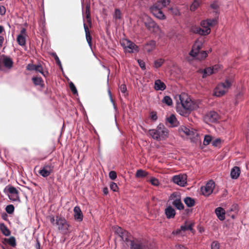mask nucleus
I'll use <instances>...</instances> for the list:
<instances>
[{
    "label": "nucleus",
    "instance_id": "1",
    "mask_svg": "<svg viewBox=\"0 0 249 249\" xmlns=\"http://www.w3.org/2000/svg\"><path fill=\"white\" fill-rule=\"evenodd\" d=\"M198 107V103L192 100L187 94L181 93L178 95V100L177 101V111L180 115L185 116Z\"/></svg>",
    "mask_w": 249,
    "mask_h": 249
},
{
    "label": "nucleus",
    "instance_id": "2",
    "mask_svg": "<svg viewBox=\"0 0 249 249\" xmlns=\"http://www.w3.org/2000/svg\"><path fill=\"white\" fill-rule=\"evenodd\" d=\"M50 220L53 225L57 227L58 231L61 233L67 234L71 231L70 224L64 217L58 216L55 217L53 216H50Z\"/></svg>",
    "mask_w": 249,
    "mask_h": 249
},
{
    "label": "nucleus",
    "instance_id": "3",
    "mask_svg": "<svg viewBox=\"0 0 249 249\" xmlns=\"http://www.w3.org/2000/svg\"><path fill=\"white\" fill-rule=\"evenodd\" d=\"M148 134L155 140L161 141L168 136V131L162 124H159L156 128L149 130Z\"/></svg>",
    "mask_w": 249,
    "mask_h": 249
},
{
    "label": "nucleus",
    "instance_id": "4",
    "mask_svg": "<svg viewBox=\"0 0 249 249\" xmlns=\"http://www.w3.org/2000/svg\"><path fill=\"white\" fill-rule=\"evenodd\" d=\"M233 81L231 79H226L224 82L219 83L214 89L213 95L217 97L224 96L231 87Z\"/></svg>",
    "mask_w": 249,
    "mask_h": 249
},
{
    "label": "nucleus",
    "instance_id": "5",
    "mask_svg": "<svg viewBox=\"0 0 249 249\" xmlns=\"http://www.w3.org/2000/svg\"><path fill=\"white\" fill-rule=\"evenodd\" d=\"M204 40L202 38L197 39L194 44L192 49L190 53V55L192 57H195L197 59H204L207 56L206 51H200L202 48Z\"/></svg>",
    "mask_w": 249,
    "mask_h": 249
},
{
    "label": "nucleus",
    "instance_id": "6",
    "mask_svg": "<svg viewBox=\"0 0 249 249\" xmlns=\"http://www.w3.org/2000/svg\"><path fill=\"white\" fill-rule=\"evenodd\" d=\"M178 132L181 136H187L192 141L195 142L198 140V134L196 130L193 128L190 129L185 126H181L178 128Z\"/></svg>",
    "mask_w": 249,
    "mask_h": 249
},
{
    "label": "nucleus",
    "instance_id": "7",
    "mask_svg": "<svg viewBox=\"0 0 249 249\" xmlns=\"http://www.w3.org/2000/svg\"><path fill=\"white\" fill-rule=\"evenodd\" d=\"M142 19L145 26L150 32L157 33L160 31V27L147 15H142Z\"/></svg>",
    "mask_w": 249,
    "mask_h": 249
},
{
    "label": "nucleus",
    "instance_id": "8",
    "mask_svg": "<svg viewBox=\"0 0 249 249\" xmlns=\"http://www.w3.org/2000/svg\"><path fill=\"white\" fill-rule=\"evenodd\" d=\"M121 45L125 52L128 53H135L139 51L138 47L133 42L127 39H123L121 41Z\"/></svg>",
    "mask_w": 249,
    "mask_h": 249
},
{
    "label": "nucleus",
    "instance_id": "9",
    "mask_svg": "<svg viewBox=\"0 0 249 249\" xmlns=\"http://www.w3.org/2000/svg\"><path fill=\"white\" fill-rule=\"evenodd\" d=\"M214 187V182L212 180H209L205 186L201 187V193L205 196H209L212 194Z\"/></svg>",
    "mask_w": 249,
    "mask_h": 249
},
{
    "label": "nucleus",
    "instance_id": "10",
    "mask_svg": "<svg viewBox=\"0 0 249 249\" xmlns=\"http://www.w3.org/2000/svg\"><path fill=\"white\" fill-rule=\"evenodd\" d=\"M150 9L153 15L157 18L161 20L166 19V16L161 10L162 8L153 4L150 7Z\"/></svg>",
    "mask_w": 249,
    "mask_h": 249
},
{
    "label": "nucleus",
    "instance_id": "11",
    "mask_svg": "<svg viewBox=\"0 0 249 249\" xmlns=\"http://www.w3.org/2000/svg\"><path fill=\"white\" fill-rule=\"evenodd\" d=\"M217 22V19L215 18L207 19L202 21L200 25L203 30L209 29L211 33V27L214 26Z\"/></svg>",
    "mask_w": 249,
    "mask_h": 249
},
{
    "label": "nucleus",
    "instance_id": "12",
    "mask_svg": "<svg viewBox=\"0 0 249 249\" xmlns=\"http://www.w3.org/2000/svg\"><path fill=\"white\" fill-rule=\"evenodd\" d=\"M173 182L181 186H184L187 183V176L185 174L178 175L173 177Z\"/></svg>",
    "mask_w": 249,
    "mask_h": 249
},
{
    "label": "nucleus",
    "instance_id": "13",
    "mask_svg": "<svg viewBox=\"0 0 249 249\" xmlns=\"http://www.w3.org/2000/svg\"><path fill=\"white\" fill-rule=\"evenodd\" d=\"M220 69V67L218 65H215L213 67H208L201 71L202 73V77L203 78H206L212 74L213 73H215L218 71Z\"/></svg>",
    "mask_w": 249,
    "mask_h": 249
},
{
    "label": "nucleus",
    "instance_id": "14",
    "mask_svg": "<svg viewBox=\"0 0 249 249\" xmlns=\"http://www.w3.org/2000/svg\"><path fill=\"white\" fill-rule=\"evenodd\" d=\"M218 118V114L214 111H210L204 116V120L207 123H213L217 121Z\"/></svg>",
    "mask_w": 249,
    "mask_h": 249
},
{
    "label": "nucleus",
    "instance_id": "15",
    "mask_svg": "<svg viewBox=\"0 0 249 249\" xmlns=\"http://www.w3.org/2000/svg\"><path fill=\"white\" fill-rule=\"evenodd\" d=\"M12 66L13 61L10 58L3 56L0 58V70H2L3 67L7 69H11Z\"/></svg>",
    "mask_w": 249,
    "mask_h": 249
},
{
    "label": "nucleus",
    "instance_id": "16",
    "mask_svg": "<svg viewBox=\"0 0 249 249\" xmlns=\"http://www.w3.org/2000/svg\"><path fill=\"white\" fill-rule=\"evenodd\" d=\"M8 196L9 199L12 201H18L19 199L18 191L14 187H8Z\"/></svg>",
    "mask_w": 249,
    "mask_h": 249
},
{
    "label": "nucleus",
    "instance_id": "17",
    "mask_svg": "<svg viewBox=\"0 0 249 249\" xmlns=\"http://www.w3.org/2000/svg\"><path fill=\"white\" fill-rule=\"evenodd\" d=\"M191 31L195 34H198L200 35L205 36L210 34L209 29L203 30L202 28L198 26H194L191 28Z\"/></svg>",
    "mask_w": 249,
    "mask_h": 249
},
{
    "label": "nucleus",
    "instance_id": "18",
    "mask_svg": "<svg viewBox=\"0 0 249 249\" xmlns=\"http://www.w3.org/2000/svg\"><path fill=\"white\" fill-rule=\"evenodd\" d=\"M27 70L29 71H36L40 72L44 76H45V74L43 72V68L40 65H34L33 64H29L27 66Z\"/></svg>",
    "mask_w": 249,
    "mask_h": 249
},
{
    "label": "nucleus",
    "instance_id": "19",
    "mask_svg": "<svg viewBox=\"0 0 249 249\" xmlns=\"http://www.w3.org/2000/svg\"><path fill=\"white\" fill-rule=\"evenodd\" d=\"M176 197L175 199L174 200L173 202V204L175 205L177 209L179 210H182L183 209L184 206L183 204L181 203L180 198V196L177 194H173L171 197Z\"/></svg>",
    "mask_w": 249,
    "mask_h": 249
},
{
    "label": "nucleus",
    "instance_id": "20",
    "mask_svg": "<svg viewBox=\"0 0 249 249\" xmlns=\"http://www.w3.org/2000/svg\"><path fill=\"white\" fill-rule=\"evenodd\" d=\"M166 86L164 82H162L160 79H157L155 81L154 88L156 90L163 91L165 89Z\"/></svg>",
    "mask_w": 249,
    "mask_h": 249
},
{
    "label": "nucleus",
    "instance_id": "21",
    "mask_svg": "<svg viewBox=\"0 0 249 249\" xmlns=\"http://www.w3.org/2000/svg\"><path fill=\"white\" fill-rule=\"evenodd\" d=\"M74 217L75 220L78 221H81L83 220V214L81 209L79 207H75L73 209Z\"/></svg>",
    "mask_w": 249,
    "mask_h": 249
},
{
    "label": "nucleus",
    "instance_id": "22",
    "mask_svg": "<svg viewBox=\"0 0 249 249\" xmlns=\"http://www.w3.org/2000/svg\"><path fill=\"white\" fill-rule=\"evenodd\" d=\"M215 213L220 220H224L225 218V211L221 207H218L215 210Z\"/></svg>",
    "mask_w": 249,
    "mask_h": 249
},
{
    "label": "nucleus",
    "instance_id": "23",
    "mask_svg": "<svg viewBox=\"0 0 249 249\" xmlns=\"http://www.w3.org/2000/svg\"><path fill=\"white\" fill-rule=\"evenodd\" d=\"M114 230L115 233L121 237L122 240L124 239V236H128V232L123 230L121 228L116 226L114 227Z\"/></svg>",
    "mask_w": 249,
    "mask_h": 249
},
{
    "label": "nucleus",
    "instance_id": "24",
    "mask_svg": "<svg viewBox=\"0 0 249 249\" xmlns=\"http://www.w3.org/2000/svg\"><path fill=\"white\" fill-rule=\"evenodd\" d=\"M155 46L156 42L153 40H151L145 45L144 50L148 53H150L155 49Z\"/></svg>",
    "mask_w": 249,
    "mask_h": 249
},
{
    "label": "nucleus",
    "instance_id": "25",
    "mask_svg": "<svg viewBox=\"0 0 249 249\" xmlns=\"http://www.w3.org/2000/svg\"><path fill=\"white\" fill-rule=\"evenodd\" d=\"M165 213L167 218H172L174 217L176 214V212L172 207L168 206L165 210Z\"/></svg>",
    "mask_w": 249,
    "mask_h": 249
},
{
    "label": "nucleus",
    "instance_id": "26",
    "mask_svg": "<svg viewBox=\"0 0 249 249\" xmlns=\"http://www.w3.org/2000/svg\"><path fill=\"white\" fill-rule=\"evenodd\" d=\"M52 171V169L50 166H46L44 167L41 169L39 173L43 177H47L50 175Z\"/></svg>",
    "mask_w": 249,
    "mask_h": 249
},
{
    "label": "nucleus",
    "instance_id": "27",
    "mask_svg": "<svg viewBox=\"0 0 249 249\" xmlns=\"http://www.w3.org/2000/svg\"><path fill=\"white\" fill-rule=\"evenodd\" d=\"M240 170L238 167L235 166L231 170V177L232 179H236L240 175Z\"/></svg>",
    "mask_w": 249,
    "mask_h": 249
},
{
    "label": "nucleus",
    "instance_id": "28",
    "mask_svg": "<svg viewBox=\"0 0 249 249\" xmlns=\"http://www.w3.org/2000/svg\"><path fill=\"white\" fill-rule=\"evenodd\" d=\"M167 122L170 124L171 126L175 127L178 125V122L177 121L175 116L173 114L171 115L167 118Z\"/></svg>",
    "mask_w": 249,
    "mask_h": 249
},
{
    "label": "nucleus",
    "instance_id": "29",
    "mask_svg": "<svg viewBox=\"0 0 249 249\" xmlns=\"http://www.w3.org/2000/svg\"><path fill=\"white\" fill-rule=\"evenodd\" d=\"M170 3V0H160L155 3L154 5L160 8H163L166 7Z\"/></svg>",
    "mask_w": 249,
    "mask_h": 249
},
{
    "label": "nucleus",
    "instance_id": "30",
    "mask_svg": "<svg viewBox=\"0 0 249 249\" xmlns=\"http://www.w3.org/2000/svg\"><path fill=\"white\" fill-rule=\"evenodd\" d=\"M84 29L86 33V36L87 41L89 46H91V37L90 35L89 31L88 29L87 26L84 23Z\"/></svg>",
    "mask_w": 249,
    "mask_h": 249
},
{
    "label": "nucleus",
    "instance_id": "31",
    "mask_svg": "<svg viewBox=\"0 0 249 249\" xmlns=\"http://www.w3.org/2000/svg\"><path fill=\"white\" fill-rule=\"evenodd\" d=\"M0 230L2 233L5 236H9L10 235V231L7 227L3 224H0Z\"/></svg>",
    "mask_w": 249,
    "mask_h": 249
},
{
    "label": "nucleus",
    "instance_id": "32",
    "mask_svg": "<svg viewBox=\"0 0 249 249\" xmlns=\"http://www.w3.org/2000/svg\"><path fill=\"white\" fill-rule=\"evenodd\" d=\"M148 175V172L142 169L138 170L136 171L135 176L137 178H144Z\"/></svg>",
    "mask_w": 249,
    "mask_h": 249
},
{
    "label": "nucleus",
    "instance_id": "33",
    "mask_svg": "<svg viewBox=\"0 0 249 249\" xmlns=\"http://www.w3.org/2000/svg\"><path fill=\"white\" fill-rule=\"evenodd\" d=\"M17 41L19 45L23 46L25 44V36L23 35H19L17 37Z\"/></svg>",
    "mask_w": 249,
    "mask_h": 249
},
{
    "label": "nucleus",
    "instance_id": "34",
    "mask_svg": "<svg viewBox=\"0 0 249 249\" xmlns=\"http://www.w3.org/2000/svg\"><path fill=\"white\" fill-rule=\"evenodd\" d=\"M200 1L199 0H194L190 5V9L192 11H195L199 6Z\"/></svg>",
    "mask_w": 249,
    "mask_h": 249
},
{
    "label": "nucleus",
    "instance_id": "35",
    "mask_svg": "<svg viewBox=\"0 0 249 249\" xmlns=\"http://www.w3.org/2000/svg\"><path fill=\"white\" fill-rule=\"evenodd\" d=\"M162 102L169 106H172L173 101L172 99L168 96H165L162 100Z\"/></svg>",
    "mask_w": 249,
    "mask_h": 249
},
{
    "label": "nucleus",
    "instance_id": "36",
    "mask_svg": "<svg viewBox=\"0 0 249 249\" xmlns=\"http://www.w3.org/2000/svg\"><path fill=\"white\" fill-rule=\"evenodd\" d=\"M184 203L188 207H192L195 204V201L191 197H186L184 199Z\"/></svg>",
    "mask_w": 249,
    "mask_h": 249
},
{
    "label": "nucleus",
    "instance_id": "37",
    "mask_svg": "<svg viewBox=\"0 0 249 249\" xmlns=\"http://www.w3.org/2000/svg\"><path fill=\"white\" fill-rule=\"evenodd\" d=\"M32 80H33L34 83L36 85H39V86H42L43 81H42L41 78L38 77H35L32 78Z\"/></svg>",
    "mask_w": 249,
    "mask_h": 249
},
{
    "label": "nucleus",
    "instance_id": "38",
    "mask_svg": "<svg viewBox=\"0 0 249 249\" xmlns=\"http://www.w3.org/2000/svg\"><path fill=\"white\" fill-rule=\"evenodd\" d=\"M164 60L162 58H159L154 61V67L156 68L160 67L164 63Z\"/></svg>",
    "mask_w": 249,
    "mask_h": 249
},
{
    "label": "nucleus",
    "instance_id": "39",
    "mask_svg": "<svg viewBox=\"0 0 249 249\" xmlns=\"http://www.w3.org/2000/svg\"><path fill=\"white\" fill-rule=\"evenodd\" d=\"M122 17V14L121 11L119 9H116L115 10L114 14L113 15L114 19L117 21L118 19H120Z\"/></svg>",
    "mask_w": 249,
    "mask_h": 249
},
{
    "label": "nucleus",
    "instance_id": "40",
    "mask_svg": "<svg viewBox=\"0 0 249 249\" xmlns=\"http://www.w3.org/2000/svg\"><path fill=\"white\" fill-rule=\"evenodd\" d=\"M86 17L87 18V21L88 22H90V7L89 5H87L86 6Z\"/></svg>",
    "mask_w": 249,
    "mask_h": 249
},
{
    "label": "nucleus",
    "instance_id": "41",
    "mask_svg": "<svg viewBox=\"0 0 249 249\" xmlns=\"http://www.w3.org/2000/svg\"><path fill=\"white\" fill-rule=\"evenodd\" d=\"M193 225L191 224H186L184 226L181 227L182 231L189 230L192 231L193 230Z\"/></svg>",
    "mask_w": 249,
    "mask_h": 249
},
{
    "label": "nucleus",
    "instance_id": "42",
    "mask_svg": "<svg viewBox=\"0 0 249 249\" xmlns=\"http://www.w3.org/2000/svg\"><path fill=\"white\" fill-rule=\"evenodd\" d=\"M149 181L152 185L155 186H158L160 184L158 179L154 177H151L149 180Z\"/></svg>",
    "mask_w": 249,
    "mask_h": 249
},
{
    "label": "nucleus",
    "instance_id": "43",
    "mask_svg": "<svg viewBox=\"0 0 249 249\" xmlns=\"http://www.w3.org/2000/svg\"><path fill=\"white\" fill-rule=\"evenodd\" d=\"M212 141V138L209 135H206L204 137L203 143L204 145H208Z\"/></svg>",
    "mask_w": 249,
    "mask_h": 249
},
{
    "label": "nucleus",
    "instance_id": "44",
    "mask_svg": "<svg viewBox=\"0 0 249 249\" xmlns=\"http://www.w3.org/2000/svg\"><path fill=\"white\" fill-rule=\"evenodd\" d=\"M5 210L8 213H12L14 211V207L12 205H9L6 207Z\"/></svg>",
    "mask_w": 249,
    "mask_h": 249
},
{
    "label": "nucleus",
    "instance_id": "45",
    "mask_svg": "<svg viewBox=\"0 0 249 249\" xmlns=\"http://www.w3.org/2000/svg\"><path fill=\"white\" fill-rule=\"evenodd\" d=\"M172 13L175 16H178L180 15V12L179 10L177 8H170L169 9Z\"/></svg>",
    "mask_w": 249,
    "mask_h": 249
},
{
    "label": "nucleus",
    "instance_id": "46",
    "mask_svg": "<svg viewBox=\"0 0 249 249\" xmlns=\"http://www.w3.org/2000/svg\"><path fill=\"white\" fill-rule=\"evenodd\" d=\"M109 177L112 180H114L117 178L116 173L114 171H111L109 173Z\"/></svg>",
    "mask_w": 249,
    "mask_h": 249
},
{
    "label": "nucleus",
    "instance_id": "47",
    "mask_svg": "<svg viewBox=\"0 0 249 249\" xmlns=\"http://www.w3.org/2000/svg\"><path fill=\"white\" fill-rule=\"evenodd\" d=\"M110 188L114 192H116L118 190V186L116 183L114 182H111L110 184Z\"/></svg>",
    "mask_w": 249,
    "mask_h": 249
},
{
    "label": "nucleus",
    "instance_id": "48",
    "mask_svg": "<svg viewBox=\"0 0 249 249\" xmlns=\"http://www.w3.org/2000/svg\"><path fill=\"white\" fill-rule=\"evenodd\" d=\"M8 243L12 246H16V240L14 237H11L8 240Z\"/></svg>",
    "mask_w": 249,
    "mask_h": 249
},
{
    "label": "nucleus",
    "instance_id": "49",
    "mask_svg": "<svg viewBox=\"0 0 249 249\" xmlns=\"http://www.w3.org/2000/svg\"><path fill=\"white\" fill-rule=\"evenodd\" d=\"M70 88L71 91L73 92V93L76 94L77 93V89L73 83L71 82L70 83Z\"/></svg>",
    "mask_w": 249,
    "mask_h": 249
},
{
    "label": "nucleus",
    "instance_id": "50",
    "mask_svg": "<svg viewBox=\"0 0 249 249\" xmlns=\"http://www.w3.org/2000/svg\"><path fill=\"white\" fill-rule=\"evenodd\" d=\"M221 143V140L220 139H216L212 141V144L214 146H218Z\"/></svg>",
    "mask_w": 249,
    "mask_h": 249
},
{
    "label": "nucleus",
    "instance_id": "51",
    "mask_svg": "<svg viewBox=\"0 0 249 249\" xmlns=\"http://www.w3.org/2000/svg\"><path fill=\"white\" fill-rule=\"evenodd\" d=\"M140 67L142 69H145V63L142 60L138 59L137 60Z\"/></svg>",
    "mask_w": 249,
    "mask_h": 249
},
{
    "label": "nucleus",
    "instance_id": "52",
    "mask_svg": "<svg viewBox=\"0 0 249 249\" xmlns=\"http://www.w3.org/2000/svg\"><path fill=\"white\" fill-rule=\"evenodd\" d=\"M219 245L217 242H213L211 245L212 249H219Z\"/></svg>",
    "mask_w": 249,
    "mask_h": 249
},
{
    "label": "nucleus",
    "instance_id": "53",
    "mask_svg": "<svg viewBox=\"0 0 249 249\" xmlns=\"http://www.w3.org/2000/svg\"><path fill=\"white\" fill-rule=\"evenodd\" d=\"M219 7V5L217 2H213L211 4V7L213 10H217Z\"/></svg>",
    "mask_w": 249,
    "mask_h": 249
},
{
    "label": "nucleus",
    "instance_id": "54",
    "mask_svg": "<svg viewBox=\"0 0 249 249\" xmlns=\"http://www.w3.org/2000/svg\"><path fill=\"white\" fill-rule=\"evenodd\" d=\"M150 118L153 121H155L157 119V114L154 112H152L150 115Z\"/></svg>",
    "mask_w": 249,
    "mask_h": 249
},
{
    "label": "nucleus",
    "instance_id": "55",
    "mask_svg": "<svg viewBox=\"0 0 249 249\" xmlns=\"http://www.w3.org/2000/svg\"><path fill=\"white\" fill-rule=\"evenodd\" d=\"M120 90L122 92L124 93L126 91V87L125 85H121L120 87Z\"/></svg>",
    "mask_w": 249,
    "mask_h": 249
},
{
    "label": "nucleus",
    "instance_id": "56",
    "mask_svg": "<svg viewBox=\"0 0 249 249\" xmlns=\"http://www.w3.org/2000/svg\"><path fill=\"white\" fill-rule=\"evenodd\" d=\"M6 9L4 6H0V15H4L5 13Z\"/></svg>",
    "mask_w": 249,
    "mask_h": 249
},
{
    "label": "nucleus",
    "instance_id": "57",
    "mask_svg": "<svg viewBox=\"0 0 249 249\" xmlns=\"http://www.w3.org/2000/svg\"><path fill=\"white\" fill-rule=\"evenodd\" d=\"M124 239L123 240V241L127 242L130 240L131 241V242H132L130 239V234L128 232V236H124Z\"/></svg>",
    "mask_w": 249,
    "mask_h": 249
},
{
    "label": "nucleus",
    "instance_id": "58",
    "mask_svg": "<svg viewBox=\"0 0 249 249\" xmlns=\"http://www.w3.org/2000/svg\"><path fill=\"white\" fill-rule=\"evenodd\" d=\"M4 42V37L0 36V47H1Z\"/></svg>",
    "mask_w": 249,
    "mask_h": 249
},
{
    "label": "nucleus",
    "instance_id": "59",
    "mask_svg": "<svg viewBox=\"0 0 249 249\" xmlns=\"http://www.w3.org/2000/svg\"><path fill=\"white\" fill-rule=\"evenodd\" d=\"M53 56L54 57V58L56 61V62L57 61H58L59 60H60L58 56L56 55V53H53Z\"/></svg>",
    "mask_w": 249,
    "mask_h": 249
},
{
    "label": "nucleus",
    "instance_id": "60",
    "mask_svg": "<svg viewBox=\"0 0 249 249\" xmlns=\"http://www.w3.org/2000/svg\"><path fill=\"white\" fill-rule=\"evenodd\" d=\"M25 32L26 30L25 29H22L21 31L20 34V35H23V36H25Z\"/></svg>",
    "mask_w": 249,
    "mask_h": 249
},
{
    "label": "nucleus",
    "instance_id": "61",
    "mask_svg": "<svg viewBox=\"0 0 249 249\" xmlns=\"http://www.w3.org/2000/svg\"><path fill=\"white\" fill-rule=\"evenodd\" d=\"M56 63H57V64L58 65H59V66L60 67V69L62 70V65H61L60 61L59 60L58 61H57Z\"/></svg>",
    "mask_w": 249,
    "mask_h": 249
},
{
    "label": "nucleus",
    "instance_id": "62",
    "mask_svg": "<svg viewBox=\"0 0 249 249\" xmlns=\"http://www.w3.org/2000/svg\"><path fill=\"white\" fill-rule=\"evenodd\" d=\"M40 243L38 242H37V243L36 245V249H40Z\"/></svg>",
    "mask_w": 249,
    "mask_h": 249
},
{
    "label": "nucleus",
    "instance_id": "63",
    "mask_svg": "<svg viewBox=\"0 0 249 249\" xmlns=\"http://www.w3.org/2000/svg\"><path fill=\"white\" fill-rule=\"evenodd\" d=\"M103 192L105 194H107V188H105L103 190Z\"/></svg>",
    "mask_w": 249,
    "mask_h": 249
},
{
    "label": "nucleus",
    "instance_id": "64",
    "mask_svg": "<svg viewBox=\"0 0 249 249\" xmlns=\"http://www.w3.org/2000/svg\"><path fill=\"white\" fill-rule=\"evenodd\" d=\"M108 94H109V95L110 96V98L111 101L112 102H113V99H112V97H111V92H110V91L109 90L108 91Z\"/></svg>",
    "mask_w": 249,
    "mask_h": 249
}]
</instances>
